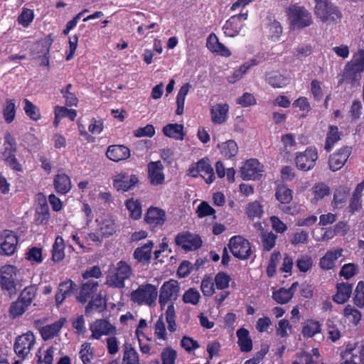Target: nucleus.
Masks as SVG:
<instances>
[{"label":"nucleus","mask_w":364,"mask_h":364,"mask_svg":"<svg viewBox=\"0 0 364 364\" xmlns=\"http://www.w3.org/2000/svg\"><path fill=\"white\" fill-rule=\"evenodd\" d=\"M175 243L186 252L198 250L203 244L200 237L189 231L178 233L175 237Z\"/></svg>","instance_id":"9d476101"},{"label":"nucleus","mask_w":364,"mask_h":364,"mask_svg":"<svg viewBox=\"0 0 364 364\" xmlns=\"http://www.w3.org/2000/svg\"><path fill=\"white\" fill-rule=\"evenodd\" d=\"M158 296L157 288L155 285L149 283L143 284L134 290L131 294V301L138 305L146 304L149 306L156 304Z\"/></svg>","instance_id":"f257e3e1"},{"label":"nucleus","mask_w":364,"mask_h":364,"mask_svg":"<svg viewBox=\"0 0 364 364\" xmlns=\"http://www.w3.org/2000/svg\"><path fill=\"white\" fill-rule=\"evenodd\" d=\"M351 154L350 147L343 146L336 152L330 155L328 159L329 168L332 171H337L343 168Z\"/></svg>","instance_id":"dca6fc26"},{"label":"nucleus","mask_w":364,"mask_h":364,"mask_svg":"<svg viewBox=\"0 0 364 364\" xmlns=\"http://www.w3.org/2000/svg\"><path fill=\"white\" fill-rule=\"evenodd\" d=\"M132 273L130 265L121 260L117 264L114 272L107 276V284L112 288L123 289L125 287V280L131 277Z\"/></svg>","instance_id":"20e7f679"},{"label":"nucleus","mask_w":364,"mask_h":364,"mask_svg":"<svg viewBox=\"0 0 364 364\" xmlns=\"http://www.w3.org/2000/svg\"><path fill=\"white\" fill-rule=\"evenodd\" d=\"M162 132L166 136L176 140H183L185 136L183 125L177 123L166 124L163 127Z\"/></svg>","instance_id":"2f4dec72"},{"label":"nucleus","mask_w":364,"mask_h":364,"mask_svg":"<svg viewBox=\"0 0 364 364\" xmlns=\"http://www.w3.org/2000/svg\"><path fill=\"white\" fill-rule=\"evenodd\" d=\"M26 258L31 262V264H39L43 262L42 249L33 247L28 250L26 254Z\"/></svg>","instance_id":"5fc2aeb1"},{"label":"nucleus","mask_w":364,"mask_h":364,"mask_svg":"<svg viewBox=\"0 0 364 364\" xmlns=\"http://www.w3.org/2000/svg\"><path fill=\"white\" fill-rule=\"evenodd\" d=\"M125 205L132 219L138 220L141 218L142 209L141 203L139 200L129 199L126 201Z\"/></svg>","instance_id":"ea45409f"},{"label":"nucleus","mask_w":364,"mask_h":364,"mask_svg":"<svg viewBox=\"0 0 364 364\" xmlns=\"http://www.w3.org/2000/svg\"><path fill=\"white\" fill-rule=\"evenodd\" d=\"M130 149L122 144H113L108 146L106 156L111 161L119 162L130 157Z\"/></svg>","instance_id":"6ab92c4d"},{"label":"nucleus","mask_w":364,"mask_h":364,"mask_svg":"<svg viewBox=\"0 0 364 364\" xmlns=\"http://www.w3.org/2000/svg\"><path fill=\"white\" fill-rule=\"evenodd\" d=\"M163 165L160 161H151L148 164V178L153 186L161 185L165 177L163 173Z\"/></svg>","instance_id":"a211bd4d"},{"label":"nucleus","mask_w":364,"mask_h":364,"mask_svg":"<svg viewBox=\"0 0 364 364\" xmlns=\"http://www.w3.org/2000/svg\"><path fill=\"white\" fill-rule=\"evenodd\" d=\"M358 272V265L354 263L345 264L339 272V276L349 279Z\"/></svg>","instance_id":"864d4df0"},{"label":"nucleus","mask_w":364,"mask_h":364,"mask_svg":"<svg viewBox=\"0 0 364 364\" xmlns=\"http://www.w3.org/2000/svg\"><path fill=\"white\" fill-rule=\"evenodd\" d=\"M229 106L227 103L217 104L210 109L211 119L214 124H222L228 117Z\"/></svg>","instance_id":"a878e982"},{"label":"nucleus","mask_w":364,"mask_h":364,"mask_svg":"<svg viewBox=\"0 0 364 364\" xmlns=\"http://www.w3.org/2000/svg\"><path fill=\"white\" fill-rule=\"evenodd\" d=\"M53 186L58 193L65 195L71 190V180L67 174L58 173L54 178Z\"/></svg>","instance_id":"393cba45"},{"label":"nucleus","mask_w":364,"mask_h":364,"mask_svg":"<svg viewBox=\"0 0 364 364\" xmlns=\"http://www.w3.org/2000/svg\"><path fill=\"white\" fill-rule=\"evenodd\" d=\"M344 316L354 326H357L361 320V312L350 304H348L343 309Z\"/></svg>","instance_id":"a18cd8bd"},{"label":"nucleus","mask_w":364,"mask_h":364,"mask_svg":"<svg viewBox=\"0 0 364 364\" xmlns=\"http://www.w3.org/2000/svg\"><path fill=\"white\" fill-rule=\"evenodd\" d=\"M92 332V337L95 339H100L101 337L116 333V328L109 321L106 319H97L90 326Z\"/></svg>","instance_id":"2eb2a0df"},{"label":"nucleus","mask_w":364,"mask_h":364,"mask_svg":"<svg viewBox=\"0 0 364 364\" xmlns=\"http://www.w3.org/2000/svg\"><path fill=\"white\" fill-rule=\"evenodd\" d=\"M4 147V150L2 152V159L6 164L14 171H21V165L18 163L15 155L16 152V142L15 139L9 133L5 135Z\"/></svg>","instance_id":"1a4fd4ad"},{"label":"nucleus","mask_w":364,"mask_h":364,"mask_svg":"<svg viewBox=\"0 0 364 364\" xmlns=\"http://www.w3.org/2000/svg\"><path fill=\"white\" fill-rule=\"evenodd\" d=\"M268 83L274 88L283 87L289 83L290 79L281 75L278 70H272L267 75Z\"/></svg>","instance_id":"f704fd0d"},{"label":"nucleus","mask_w":364,"mask_h":364,"mask_svg":"<svg viewBox=\"0 0 364 364\" xmlns=\"http://www.w3.org/2000/svg\"><path fill=\"white\" fill-rule=\"evenodd\" d=\"M263 168V165L259 163L258 159H248L240 167V176L245 181L259 180L264 171Z\"/></svg>","instance_id":"9b49d317"},{"label":"nucleus","mask_w":364,"mask_h":364,"mask_svg":"<svg viewBox=\"0 0 364 364\" xmlns=\"http://www.w3.org/2000/svg\"><path fill=\"white\" fill-rule=\"evenodd\" d=\"M175 317L176 314L173 304H170L166 311V320L168 323V329L171 332H175L176 331Z\"/></svg>","instance_id":"6e6d98bb"},{"label":"nucleus","mask_w":364,"mask_h":364,"mask_svg":"<svg viewBox=\"0 0 364 364\" xmlns=\"http://www.w3.org/2000/svg\"><path fill=\"white\" fill-rule=\"evenodd\" d=\"M154 242L149 240L141 247H136L133 253V257L139 262L149 263L151 259V252Z\"/></svg>","instance_id":"5701e85b"},{"label":"nucleus","mask_w":364,"mask_h":364,"mask_svg":"<svg viewBox=\"0 0 364 364\" xmlns=\"http://www.w3.org/2000/svg\"><path fill=\"white\" fill-rule=\"evenodd\" d=\"M93 350L90 343H85L82 345L80 357L83 364H90L91 360L93 358Z\"/></svg>","instance_id":"4d7b16f0"},{"label":"nucleus","mask_w":364,"mask_h":364,"mask_svg":"<svg viewBox=\"0 0 364 364\" xmlns=\"http://www.w3.org/2000/svg\"><path fill=\"white\" fill-rule=\"evenodd\" d=\"M341 134L337 126H329L324 145V149L327 152L331 151L335 144L341 139Z\"/></svg>","instance_id":"72a5a7b5"},{"label":"nucleus","mask_w":364,"mask_h":364,"mask_svg":"<svg viewBox=\"0 0 364 364\" xmlns=\"http://www.w3.org/2000/svg\"><path fill=\"white\" fill-rule=\"evenodd\" d=\"M36 294V287L35 286H29L26 287L20 294L19 299L28 306L31 304L33 299Z\"/></svg>","instance_id":"338daca9"},{"label":"nucleus","mask_w":364,"mask_h":364,"mask_svg":"<svg viewBox=\"0 0 364 364\" xmlns=\"http://www.w3.org/2000/svg\"><path fill=\"white\" fill-rule=\"evenodd\" d=\"M318 159L317 148L310 146L305 151L296 153L295 164L299 170L308 171L315 167Z\"/></svg>","instance_id":"6e6552de"},{"label":"nucleus","mask_w":364,"mask_h":364,"mask_svg":"<svg viewBox=\"0 0 364 364\" xmlns=\"http://www.w3.org/2000/svg\"><path fill=\"white\" fill-rule=\"evenodd\" d=\"M181 346L186 351L191 353L200 347L198 342L193 338L184 336L181 341Z\"/></svg>","instance_id":"69168bd1"},{"label":"nucleus","mask_w":364,"mask_h":364,"mask_svg":"<svg viewBox=\"0 0 364 364\" xmlns=\"http://www.w3.org/2000/svg\"><path fill=\"white\" fill-rule=\"evenodd\" d=\"M353 290V284L347 282H341L336 284V293L333 296L334 302L342 304L346 302L350 297Z\"/></svg>","instance_id":"4be33fe9"},{"label":"nucleus","mask_w":364,"mask_h":364,"mask_svg":"<svg viewBox=\"0 0 364 364\" xmlns=\"http://www.w3.org/2000/svg\"><path fill=\"white\" fill-rule=\"evenodd\" d=\"M260 238L263 250L269 252L275 246L277 236L272 232L263 231Z\"/></svg>","instance_id":"79ce46f5"},{"label":"nucleus","mask_w":364,"mask_h":364,"mask_svg":"<svg viewBox=\"0 0 364 364\" xmlns=\"http://www.w3.org/2000/svg\"><path fill=\"white\" fill-rule=\"evenodd\" d=\"M36 202L35 222L37 224H42L46 220V196L43 193L37 194Z\"/></svg>","instance_id":"e433bc0d"},{"label":"nucleus","mask_w":364,"mask_h":364,"mask_svg":"<svg viewBox=\"0 0 364 364\" xmlns=\"http://www.w3.org/2000/svg\"><path fill=\"white\" fill-rule=\"evenodd\" d=\"M180 285L177 280L170 279L164 282L159 290V303L164 309L168 303L173 304L179 296Z\"/></svg>","instance_id":"423d86ee"},{"label":"nucleus","mask_w":364,"mask_h":364,"mask_svg":"<svg viewBox=\"0 0 364 364\" xmlns=\"http://www.w3.org/2000/svg\"><path fill=\"white\" fill-rule=\"evenodd\" d=\"M247 11L232 16L223 26L225 35L228 37L237 36L243 26L242 21L247 20Z\"/></svg>","instance_id":"4468645a"},{"label":"nucleus","mask_w":364,"mask_h":364,"mask_svg":"<svg viewBox=\"0 0 364 364\" xmlns=\"http://www.w3.org/2000/svg\"><path fill=\"white\" fill-rule=\"evenodd\" d=\"M294 296V291L291 289L280 287L279 289L273 291L272 299L279 304H287Z\"/></svg>","instance_id":"58836bf2"},{"label":"nucleus","mask_w":364,"mask_h":364,"mask_svg":"<svg viewBox=\"0 0 364 364\" xmlns=\"http://www.w3.org/2000/svg\"><path fill=\"white\" fill-rule=\"evenodd\" d=\"M122 364H140L139 354L132 345L124 346Z\"/></svg>","instance_id":"37998d69"},{"label":"nucleus","mask_w":364,"mask_h":364,"mask_svg":"<svg viewBox=\"0 0 364 364\" xmlns=\"http://www.w3.org/2000/svg\"><path fill=\"white\" fill-rule=\"evenodd\" d=\"M275 197L280 204L288 205L293 200V191L285 185L279 186L276 189Z\"/></svg>","instance_id":"4c0bfd02"},{"label":"nucleus","mask_w":364,"mask_h":364,"mask_svg":"<svg viewBox=\"0 0 364 364\" xmlns=\"http://www.w3.org/2000/svg\"><path fill=\"white\" fill-rule=\"evenodd\" d=\"M36 343V338L33 333L28 332L22 334L16 338L14 350L19 360H16L14 364H19L25 360Z\"/></svg>","instance_id":"0eeeda50"},{"label":"nucleus","mask_w":364,"mask_h":364,"mask_svg":"<svg viewBox=\"0 0 364 364\" xmlns=\"http://www.w3.org/2000/svg\"><path fill=\"white\" fill-rule=\"evenodd\" d=\"M281 255L279 252H274L270 257L269 264L267 267L266 272L268 277L274 276L277 272V264Z\"/></svg>","instance_id":"e2e57ef3"},{"label":"nucleus","mask_w":364,"mask_h":364,"mask_svg":"<svg viewBox=\"0 0 364 364\" xmlns=\"http://www.w3.org/2000/svg\"><path fill=\"white\" fill-rule=\"evenodd\" d=\"M198 218H203L207 216L213 215L215 213V210L212 208L208 202H201L196 210Z\"/></svg>","instance_id":"0e129e2a"},{"label":"nucleus","mask_w":364,"mask_h":364,"mask_svg":"<svg viewBox=\"0 0 364 364\" xmlns=\"http://www.w3.org/2000/svg\"><path fill=\"white\" fill-rule=\"evenodd\" d=\"M288 18L293 28L301 29L312 23L311 14L304 6L296 4L289 6L287 11Z\"/></svg>","instance_id":"f03ea898"},{"label":"nucleus","mask_w":364,"mask_h":364,"mask_svg":"<svg viewBox=\"0 0 364 364\" xmlns=\"http://www.w3.org/2000/svg\"><path fill=\"white\" fill-rule=\"evenodd\" d=\"M65 321V318H61L55 323L47 325V340L57 336Z\"/></svg>","instance_id":"bf43d9fd"},{"label":"nucleus","mask_w":364,"mask_h":364,"mask_svg":"<svg viewBox=\"0 0 364 364\" xmlns=\"http://www.w3.org/2000/svg\"><path fill=\"white\" fill-rule=\"evenodd\" d=\"M237 344L242 352H250L252 350V340L250 336V332L247 328H240L236 332Z\"/></svg>","instance_id":"cd10ccee"},{"label":"nucleus","mask_w":364,"mask_h":364,"mask_svg":"<svg viewBox=\"0 0 364 364\" xmlns=\"http://www.w3.org/2000/svg\"><path fill=\"white\" fill-rule=\"evenodd\" d=\"M263 213V206L261 205L260 202L255 200L247 204L246 214L249 218H261Z\"/></svg>","instance_id":"c03bdc74"},{"label":"nucleus","mask_w":364,"mask_h":364,"mask_svg":"<svg viewBox=\"0 0 364 364\" xmlns=\"http://www.w3.org/2000/svg\"><path fill=\"white\" fill-rule=\"evenodd\" d=\"M55 119L53 125L58 127L61 119L64 117L69 118L71 121H74L77 117V111L73 109H68L64 106H55L54 109Z\"/></svg>","instance_id":"c756f323"},{"label":"nucleus","mask_w":364,"mask_h":364,"mask_svg":"<svg viewBox=\"0 0 364 364\" xmlns=\"http://www.w3.org/2000/svg\"><path fill=\"white\" fill-rule=\"evenodd\" d=\"M102 237H109L116 232V225L113 220L105 219L100 227Z\"/></svg>","instance_id":"de8ad7c7"},{"label":"nucleus","mask_w":364,"mask_h":364,"mask_svg":"<svg viewBox=\"0 0 364 364\" xmlns=\"http://www.w3.org/2000/svg\"><path fill=\"white\" fill-rule=\"evenodd\" d=\"M28 306V305L26 303L18 298L17 301L11 304L9 313L12 317L16 318L22 315L26 311Z\"/></svg>","instance_id":"8fccbe9b"},{"label":"nucleus","mask_w":364,"mask_h":364,"mask_svg":"<svg viewBox=\"0 0 364 364\" xmlns=\"http://www.w3.org/2000/svg\"><path fill=\"white\" fill-rule=\"evenodd\" d=\"M200 299V294L199 291L194 288L188 289L183 295V301L185 304L196 305L198 304Z\"/></svg>","instance_id":"603ef678"},{"label":"nucleus","mask_w":364,"mask_h":364,"mask_svg":"<svg viewBox=\"0 0 364 364\" xmlns=\"http://www.w3.org/2000/svg\"><path fill=\"white\" fill-rule=\"evenodd\" d=\"M106 307V301L101 296H97L95 298L92 297L85 306V314L87 317H91L95 312H103Z\"/></svg>","instance_id":"c85d7f7f"},{"label":"nucleus","mask_w":364,"mask_h":364,"mask_svg":"<svg viewBox=\"0 0 364 364\" xmlns=\"http://www.w3.org/2000/svg\"><path fill=\"white\" fill-rule=\"evenodd\" d=\"M343 248L328 250L319 260V267L323 270H331L336 267V260L343 255Z\"/></svg>","instance_id":"aec40b11"},{"label":"nucleus","mask_w":364,"mask_h":364,"mask_svg":"<svg viewBox=\"0 0 364 364\" xmlns=\"http://www.w3.org/2000/svg\"><path fill=\"white\" fill-rule=\"evenodd\" d=\"M98 286V282L95 280H88L83 283L77 296V300L82 304H85L90 299L93 297Z\"/></svg>","instance_id":"412c9836"},{"label":"nucleus","mask_w":364,"mask_h":364,"mask_svg":"<svg viewBox=\"0 0 364 364\" xmlns=\"http://www.w3.org/2000/svg\"><path fill=\"white\" fill-rule=\"evenodd\" d=\"M144 221L151 228L162 226L166 221V213L159 208L151 206L145 214Z\"/></svg>","instance_id":"f3484780"},{"label":"nucleus","mask_w":364,"mask_h":364,"mask_svg":"<svg viewBox=\"0 0 364 364\" xmlns=\"http://www.w3.org/2000/svg\"><path fill=\"white\" fill-rule=\"evenodd\" d=\"M328 338L332 342H336L341 337V331L340 328L341 321L337 316L328 318L326 322Z\"/></svg>","instance_id":"b1692460"},{"label":"nucleus","mask_w":364,"mask_h":364,"mask_svg":"<svg viewBox=\"0 0 364 364\" xmlns=\"http://www.w3.org/2000/svg\"><path fill=\"white\" fill-rule=\"evenodd\" d=\"M200 176L205 180L208 184L212 183L215 180V173L213 167L209 164L208 160L201 159L198 161Z\"/></svg>","instance_id":"473e14b6"},{"label":"nucleus","mask_w":364,"mask_h":364,"mask_svg":"<svg viewBox=\"0 0 364 364\" xmlns=\"http://www.w3.org/2000/svg\"><path fill=\"white\" fill-rule=\"evenodd\" d=\"M313 259L311 256L304 255H301L296 261V266L299 272L306 273L313 267Z\"/></svg>","instance_id":"49530a36"},{"label":"nucleus","mask_w":364,"mask_h":364,"mask_svg":"<svg viewBox=\"0 0 364 364\" xmlns=\"http://www.w3.org/2000/svg\"><path fill=\"white\" fill-rule=\"evenodd\" d=\"M345 68H364V50H358L353 56L350 62Z\"/></svg>","instance_id":"3c124183"},{"label":"nucleus","mask_w":364,"mask_h":364,"mask_svg":"<svg viewBox=\"0 0 364 364\" xmlns=\"http://www.w3.org/2000/svg\"><path fill=\"white\" fill-rule=\"evenodd\" d=\"M18 240L11 230H6L0 235V255L11 256L16 250Z\"/></svg>","instance_id":"ddd939ff"},{"label":"nucleus","mask_w":364,"mask_h":364,"mask_svg":"<svg viewBox=\"0 0 364 364\" xmlns=\"http://www.w3.org/2000/svg\"><path fill=\"white\" fill-rule=\"evenodd\" d=\"M177 353L171 348H166L161 353L162 364H175Z\"/></svg>","instance_id":"774afa93"},{"label":"nucleus","mask_w":364,"mask_h":364,"mask_svg":"<svg viewBox=\"0 0 364 364\" xmlns=\"http://www.w3.org/2000/svg\"><path fill=\"white\" fill-rule=\"evenodd\" d=\"M313 193L314 195V199L318 201L329 195L330 188L325 183H320L313 187Z\"/></svg>","instance_id":"052dcab7"},{"label":"nucleus","mask_w":364,"mask_h":364,"mask_svg":"<svg viewBox=\"0 0 364 364\" xmlns=\"http://www.w3.org/2000/svg\"><path fill=\"white\" fill-rule=\"evenodd\" d=\"M228 246L232 255L240 260H247L252 255L250 242L241 235L232 236Z\"/></svg>","instance_id":"39448f33"},{"label":"nucleus","mask_w":364,"mask_h":364,"mask_svg":"<svg viewBox=\"0 0 364 364\" xmlns=\"http://www.w3.org/2000/svg\"><path fill=\"white\" fill-rule=\"evenodd\" d=\"M321 332V323L313 318L306 320L303 323L301 334L304 338H313L316 334Z\"/></svg>","instance_id":"bb28decb"},{"label":"nucleus","mask_w":364,"mask_h":364,"mask_svg":"<svg viewBox=\"0 0 364 364\" xmlns=\"http://www.w3.org/2000/svg\"><path fill=\"white\" fill-rule=\"evenodd\" d=\"M65 248V245L63 237L60 236L56 237L51 250V259L54 262H59L64 259Z\"/></svg>","instance_id":"c9c22d12"},{"label":"nucleus","mask_w":364,"mask_h":364,"mask_svg":"<svg viewBox=\"0 0 364 364\" xmlns=\"http://www.w3.org/2000/svg\"><path fill=\"white\" fill-rule=\"evenodd\" d=\"M3 117L7 124H11L15 119L16 105L14 100L7 99L2 109Z\"/></svg>","instance_id":"a19ab883"},{"label":"nucleus","mask_w":364,"mask_h":364,"mask_svg":"<svg viewBox=\"0 0 364 364\" xmlns=\"http://www.w3.org/2000/svg\"><path fill=\"white\" fill-rule=\"evenodd\" d=\"M18 269L12 265H6L1 269L0 280H17Z\"/></svg>","instance_id":"09e8293b"},{"label":"nucleus","mask_w":364,"mask_h":364,"mask_svg":"<svg viewBox=\"0 0 364 364\" xmlns=\"http://www.w3.org/2000/svg\"><path fill=\"white\" fill-rule=\"evenodd\" d=\"M315 14L323 23L336 21L342 17L338 8L328 0H316Z\"/></svg>","instance_id":"7ed1b4c3"},{"label":"nucleus","mask_w":364,"mask_h":364,"mask_svg":"<svg viewBox=\"0 0 364 364\" xmlns=\"http://www.w3.org/2000/svg\"><path fill=\"white\" fill-rule=\"evenodd\" d=\"M139 182L136 174L129 175L128 172H121L113 178V186L117 191L127 192L133 189Z\"/></svg>","instance_id":"f8f14e48"},{"label":"nucleus","mask_w":364,"mask_h":364,"mask_svg":"<svg viewBox=\"0 0 364 364\" xmlns=\"http://www.w3.org/2000/svg\"><path fill=\"white\" fill-rule=\"evenodd\" d=\"M231 278L228 274L220 272L215 276V284L216 288L220 290L225 289L229 287Z\"/></svg>","instance_id":"13d9d810"},{"label":"nucleus","mask_w":364,"mask_h":364,"mask_svg":"<svg viewBox=\"0 0 364 364\" xmlns=\"http://www.w3.org/2000/svg\"><path fill=\"white\" fill-rule=\"evenodd\" d=\"M23 103V109L26 112V114L34 121H37L38 119H39L40 113L38 109L27 99H24Z\"/></svg>","instance_id":"680f3d73"},{"label":"nucleus","mask_w":364,"mask_h":364,"mask_svg":"<svg viewBox=\"0 0 364 364\" xmlns=\"http://www.w3.org/2000/svg\"><path fill=\"white\" fill-rule=\"evenodd\" d=\"M218 148L222 156L226 159H232L238 153V146L232 139L218 144Z\"/></svg>","instance_id":"7c9ffc66"}]
</instances>
